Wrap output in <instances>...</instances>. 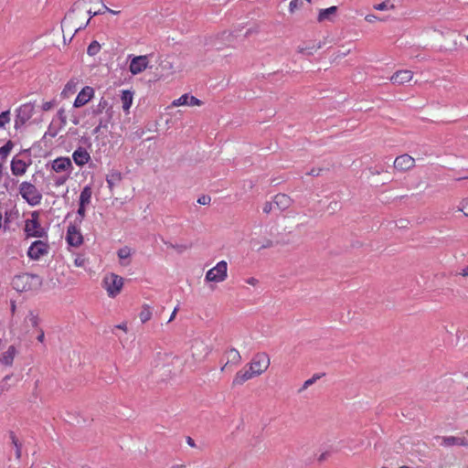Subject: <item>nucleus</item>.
Instances as JSON below:
<instances>
[{
    "instance_id": "40",
    "label": "nucleus",
    "mask_w": 468,
    "mask_h": 468,
    "mask_svg": "<svg viewBox=\"0 0 468 468\" xmlns=\"http://www.w3.org/2000/svg\"><path fill=\"white\" fill-rule=\"evenodd\" d=\"M459 210L462 211L464 216L468 217V197L461 201Z\"/></svg>"
},
{
    "instance_id": "17",
    "label": "nucleus",
    "mask_w": 468,
    "mask_h": 468,
    "mask_svg": "<svg viewBox=\"0 0 468 468\" xmlns=\"http://www.w3.org/2000/svg\"><path fill=\"white\" fill-rule=\"evenodd\" d=\"M94 96V89L90 86H85L82 90L78 93L73 106L75 108H80L87 104Z\"/></svg>"
},
{
    "instance_id": "15",
    "label": "nucleus",
    "mask_w": 468,
    "mask_h": 468,
    "mask_svg": "<svg viewBox=\"0 0 468 468\" xmlns=\"http://www.w3.org/2000/svg\"><path fill=\"white\" fill-rule=\"evenodd\" d=\"M255 377L256 376L251 372L250 368L246 365L241 369L236 372L232 379L231 387L236 388L242 386L245 382L250 380Z\"/></svg>"
},
{
    "instance_id": "11",
    "label": "nucleus",
    "mask_w": 468,
    "mask_h": 468,
    "mask_svg": "<svg viewBox=\"0 0 468 468\" xmlns=\"http://www.w3.org/2000/svg\"><path fill=\"white\" fill-rule=\"evenodd\" d=\"M49 250V245L48 242L43 240L34 241L27 250V256L34 261H38L42 257L48 255Z\"/></svg>"
},
{
    "instance_id": "62",
    "label": "nucleus",
    "mask_w": 468,
    "mask_h": 468,
    "mask_svg": "<svg viewBox=\"0 0 468 468\" xmlns=\"http://www.w3.org/2000/svg\"><path fill=\"white\" fill-rule=\"evenodd\" d=\"M108 13H111V14H112V15H117V14H119V13H120V11H116V10H113V9L109 8Z\"/></svg>"
},
{
    "instance_id": "53",
    "label": "nucleus",
    "mask_w": 468,
    "mask_h": 468,
    "mask_svg": "<svg viewBox=\"0 0 468 468\" xmlns=\"http://www.w3.org/2000/svg\"><path fill=\"white\" fill-rule=\"evenodd\" d=\"M365 19H366V21H367L369 23H373L376 20H378V17L374 15H367V16H366Z\"/></svg>"
},
{
    "instance_id": "33",
    "label": "nucleus",
    "mask_w": 468,
    "mask_h": 468,
    "mask_svg": "<svg viewBox=\"0 0 468 468\" xmlns=\"http://www.w3.org/2000/svg\"><path fill=\"white\" fill-rule=\"evenodd\" d=\"M10 439L16 448V459H20L21 458V443H19V441L14 432H10Z\"/></svg>"
},
{
    "instance_id": "2",
    "label": "nucleus",
    "mask_w": 468,
    "mask_h": 468,
    "mask_svg": "<svg viewBox=\"0 0 468 468\" xmlns=\"http://www.w3.org/2000/svg\"><path fill=\"white\" fill-rule=\"evenodd\" d=\"M155 368L165 378H172L182 371L183 360L172 353L158 354Z\"/></svg>"
},
{
    "instance_id": "52",
    "label": "nucleus",
    "mask_w": 468,
    "mask_h": 468,
    "mask_svg": "<svg viewBox=\"0 0 468 468\" xmlns=\"http://www.w3.org/2000/svg\"><path fill=\"white\" fill-rule=\"evenodd\" d=\"M246 282L250 285L255 286L258 284V280L254 277H250L246 280Z\"/></svg>"
},
{
    "instance_id": "16",
    "label": "nucleus",
    "mask_w": 468,
    "mask_h": 468,
    "mask_svg": "<svg viewBox=\"0 0 468 468\" xmlns=\"http://www.w3.org/2000/svg\"><path fill=\"white\" fill-rule=\"evenodd\" d=\"M35 106L31 102L22 104L17 109L16 123L25 124L34 115Z\"/></svg>"
},
{
    "instance_id": "48",
    "label": "nucleus",
    "mask_w": 468,
    "mask_h": 468,
    "mask_svg": "<svg viewBox=\"0 0 468 468\" xmlns=\"http://www.w3.org/2000/svg\"><path fill=\"white\" fill-rule=\"evenodd\" d=\"M29 320H30L32 326L37 327L38 325V318L33 313H30Z\"/></svg>"
},
{
    "instance_id": "13",
    "label": "nucleus",
    "mask_w": 468,
    "mask_h": 468,
    "mask_svg": "<svg viewBox=\"0 0 468 468\" xmlns=\"http://www.w3.org/2000/svg\"><path fill=\"white\" fill-rule=\"evenodd\" d=\"M415 163V159L411 155L403 154L395 158L393 167L398 172L404 173L412 169Z\"/></svg>"
},
{
    "instance_id": "44",
    "label": "nucleus",
    "mask_w": 468,
    "mask_h": 468,
    "mask_svg": "<svg viewBox=\"0 0 468 468\" xmlns=\"http://www.w3.org/2000/svg\"><path fill=\"white\" fill-rule=\"evenodd\" d=\"M96 1L100 2L101 4V8H99L98 10H95L93 12V16L101 15V14L108 12L109 7L107 5H105L104 4H102L101 0H96Z\"/></svg>"
},
{
    "instance_id": "54",
    "label": "nucleus",
    "mask_w": 468,
    "mask_h": 468,
    "mask_svg": "<svg viewBox=\"0 0 468 468\" xmlns=\"http://www.w3.org/2000/svg\"><path fill=\"white\" fill-rule=\"evenodd\" d=\"M459 274L463 277L468 278V265L463 268Z\"/></svg>"
},
{
    "instance_id": "58",
    "label": "nucleus",
    "mask_w": 468,
    "mask_h": 468,
    "mask_svg": "<svg viewBox=\"0 0 468 468\" xmlns=\"http://www.w3.org/2000/svg\"><path fill=\"white\" fill-rule=\"evenodd\" d=\"M171 468H186L185 464H174L171 466Z\"/></svg>"
},
{
    "instance_id": "29",
    "label": "nucleus",
    "mask_w": 468,
    "mask_h": 468,
    "mask_svg": "<svg viewBox=\"0 0 468 468\" xmlns=\"http://www.w3.org/2000/svg\"><path fill=\"white\" fill-rule=\"evenodd\" d=\"M92 189L90 186H86L83 187L80 194V202L79 204L88 206L91 201Z\"/></svg>"
},
{
    "instance_id": "24",
    "label": "nucleus",
    "mask_w": 468,
    "mask_h": 468,
    "mask_svg": "<svg viewBox=\"0 0 468 468\" xmlns=\"http://www.w3.org/2000/svg\"><path fill=\"white\" fill-rule=\"evenodd\" d=\"M273 203L281 210L287 209L292 205V198L286 194H277L273 197Z\"/></svg>"
},
{
    "instance_id": "50",
    "label": "nucleus",
    "mask_w": 468,
    "mask_h": 468,
    "mask_svg": "<svg viewBox=\"0 0 468 468\" xmlns=\"http://www.w3.org/2000/svg\"><path fill=\"white\" fill-rule=\"evenodd\" d=\"M54 106L53 101H46L42 104V110L47 112L49 111Z\"/></svg>"
},
{
    "instance_id": "41",
    "label": "nucleus",
    "mask_w": 468,
    "mask_h": 468,
    "mask_svg": "<svg viewBox=\"0 0 468 468\" xmlns=\"http://www.w3.org/2000/svg\"><path fill=\"white\" fill-rule=\"evenodd\" d=\"M79 217H80V224L82 222V219L86 217V206L79 204V208L77 211Z\"/></svg>"
},
{
    "instance_id": "22",
    "label": "nucleus",
    "mask_w": 468,
    "mask_h": 468,
    "mask_svg": "<svg viewBox=\"0 0 468 468\" xmlns=\"http://www.w3.org/2000/svg\"><path fill=\"white\" fill-rule=\"evenodd\" d=\"M51 166L55 172L59 173L72 168V164L69 157H58L52 162Z\"/></svg>"
},
{
    "instance_id": "39",
    "label": "nucleus",
    "mask_w": 468,
    "mask_h": 468,
    "mask_svg": "<svg viewBox=\"0 0 468 468\" xmlns=\"http://www.w3.org/2000/svg\"><path fill=\"white\" fill-rule=\"evenodd\" d=\"M319 378V376H314L313 378L307 379L304 381L303 387L300 388V392L303 391V390H305L306 388H308L310 386H312L317 379Z\"/></svg>"
},
{
    "instance_id": "1",
    "label": "nucleus",
    "mask_w": 468,
    "mask_h": 468,
    "mask_svg": "<svg viewBox=\"0 0 468 468\" xmlns=\"http://www.w3.org/2000/svg\"><path fill=\"white\" fill-rule=\"evenodd\" d=\"M90 9L83 5H75L70 11L65 16L62 21V27L78 32L85 28L91 19V16L88 17Z\"/></svg>"
},
{
    "instance_id": "14",
    "label": "nucleus",
    "mask_w": 468,
    "mask_h": 468,
    "mask_svg": "<svg viewBox=\"0 0 468 468\" xmlns=\"http://www.w3.org/2000/svg\"><path fill=\"white\" fill-rule=\"evenodd\" d=\"M148 65H149L148 56H146V55L136 56L132 58L130 65H129V70L133 75H137V74L142 73L144 70H145L148 68Z\"/></svg>"
},
{
    "instance_id": "23",
    "label": "nucleus",
    "mask_w": 468,
    "mask_h": 468,
    "mask_svg": "<svg viewBox=\"0 0 468 468\" xmlns=\"http://www.w3.org/2000/svg\"><path fill=\"white\" fill-rule=\"evenodd\" d=\"M16 349L14 346H9L8 348L0 356V363L2 365L11 367L13 365Z\"/></svg>"
},
{
    "instance_id": "27",
    "label": "nucleus",
    "mask_w": 468,
    "mask_h": 468,
    "mask_svg": "<svg viewBox=\"0 0 468 468\" xmlns=\"http://www.w3.org/2000/svg\"><path fill=\"white\" fill-rule=\"evenodd\" d=\"M122 179V173L117 170L111 171L106 176V182L110 191H112L113 187L119 184Z\"/></svg>"
},
{
    "instance_id": "47",
    "label": "nucleus",
    "mask_w": 468,
    "mask_h": 468,
    "mask_svg": "<svg viewBox=\"0 0 468 468\" xmlns=\"http://www.w3.org/2000/svg\"><path fill=\"white\" fill-rule=\"evenodd\" d=\"M297 51H298V53H301V54L312 55L314 53V48H313L298 47Z\"/></svg>"
},
{
    "instance_id": "31",
    "label": "nucleus",
    "mask_w": 468,
    "mask_h": 468,
    "mask_svg": "<svg viewBox=\"0 0 468 468\" xmlns=\"http://www.w3.org/2000/svg\"><path fill=\"white\" fill-rule=\"evenodd\" d=\"M14 147V144L12 141H7L5 145L0 147V159L5 160L9 155L10 152Z\"/></svg>"
},
{
    "instance_id": "26",
    "label": "nucleus",
    "mask_w": 468,
    "mask_h": 468,
    "mask_svg": "<svg viewBox=\"0 0 468 468\" xmlns=\"http://www.w3.org/2000/svg\"><path fill=\"white\" fill-rule=\"evenodd\" d=\"M441 445L448 447L453 445L466 446L467 441L464 438L455 436H444L441 438Z\"/></svg>"
},
{
    "instance_id": "20",
    "label": "nucleus",
    "mask_w": 468,
    "mask_h": 468,
    "mask_svg": "<svg viewBox=\"0 0 468 468\" xmlns=\"http://www.w3.org/2000/svg\"><path fill=\"white\" fill-rule=\"evenodd\" d=\"M30 165V163H26L22 159H18L16 157H14L11 161L10 169L12 172V175L15 176H24L28 166Z\"/></svg>"
},
{
    "instance_id": "8",
    "label": "nucleus",
    "mask_w": 468,
    "mask_h": 468,
    "mask_svg": "<svg viewBox=\"0 0 468 468\" xmlns=\"http://www.w3.org/2000/svg\"><path fill=\"white\" fill-rule=\"evenodd\" d=\"M270 365L271 359L266 353L254 355L251 360L247 364L256 377L262 375L269 368Z\"/></svg>"
},
{
    "instance_id": "18",
    "label": "nucleus",
    "mask_w": 468,
    "mask_h": 468,
    "mask_svg": "<svg viewBox=\"0 0 468 468\" xmlns=\"http://www.w3.org/2000/svg\"><path fill=\"white\" fill-rule=\"evenodd\" d=\"M203 102L196 98L195 96L189 94H183L178 99H176L172 101L171 107H179V106H201Z\"/></svg>"
},
{
    "instance_id": "51",
    "label": "nucleus",
    "mask_w": 468,
    "mask_h": 468,
    "mask_svg": "<svg viewBox=\"0 0 468 468\" xmlns=\"http://www.w3.org/2000/svg\"><path fill=\"white\" fill-rule=\"evenodd\" d=\"M37 341H39L40 343H43L44 340H45V333L43 331V329H39L38 330V335L37 337Z\"/></svg>"
},
{
    "instance_id": "6",
    "label": "nucleus",
    "mask_w": 468,
    "mask_h": 468,
    "mask_svg": "<svg viewBox=\"0 0 468 468\" xmlns=\"http://www.w3.org/2000/svg\"><path fill=\"white\" fill-rule=\"evenodd\" d=\"M211 351V346L206 341L199 338H196L192 341L190 354L194 362L201 363L205 361Z\"/></svg>"
},
{
    "instance_id": "9",
    "label": "nucleus",
    "mask_w": 468,
    "mask_h": 468,
    "mask_svg": "<svg viewBox=\"0 0 468 468\" xmlns=\"http://www.w3.org/2000/svg\"><path fill=\"white\" fill-rule=\"evenodd\" d=\"M228 277V263L226 261H220L217 265L206 273L205 279L207 282H222Z\"/></svg>"
},
{
    "instance_id": "34",
    "label": "nucleus",
    "mask_w": 468,
    "mask_h": 468,
    "mask_svg": "<svg viewBox=\"0 0 468 468\" xmlns=\"http://www.w3.org/2000/svg\"><path fill=\"white\" fill-rule=\"evenodd\" d=\"M10 111H5L0 113V128H5L10 122Z\"/></svg>"
},
{
    "instance_id": "35",
    "label": "nucleus",
    "mask_w": 468,
    "mask_h": 468,
    "mask_svg": "<svg viewBox=\"0 0 468 468\" xmlns=\"http://www.w3.org/2000/svg\"><path fill=\"white\" fill-rule=\"evenodd\" d=\"M374 8L376 10L383 11V10L394 9L395 6L393 4H388V2H382L380 4L375 5Z\"/></svg>"
},
{
    "instance_id": "46",
    "label": "nucleus",
    "mask_w": 468,
    "mask_h": 468,
    "mask_svg": "<svg viewBox=\"0 0 468 468\" xmlns=\"http://www.w3.org/2000/svg\"><path fill=\"white\" fill-rule=\"evenodd\" d=\"M85 263H86V259L82 256H78L74 260V265L76 267H83L85 265Z\"/></svg>"
},
{
    "instance_id": "45",
    "label": "nucleus",
    "mask_w": 468,
    "mask_h": 468,
    "mask_svg": "<svg viewBox=\"0 0 468 468\" xmlns=\"http://www.w3.org/2000/svg\"><path fill=\"white\" fill-rule=\"evenodd\" d=\"M273 204H274V203H272V202L266 201V202L263 204L262 211H263L265 214H270V213L272 211Z\"/></svg>"
},
{
    "instance_id": "49",
    "label": "nucleus",
    "mask_w": 468,
    "mask_h": 468,
    "mask_svg": "<svg viewBox=\"0 0 468 468\" xmlns=\"http://www.w3.org/2000/svg\"><path fill=\"white\" fill-rule=\"evenodd\" d=\"M75 85H76V83L73 80H69L66 84L64 91H67V90L71 91V90H73L75 89Z\"/></svg>"
},
{
    "instance_id": "4",
    "label": "nucleus",
    "mask_w": 468,
    "mask_h": 468,
    "mask_svg": "<svg viewBox=\"0 0 468 468\" xmlns=\"http://www.w3.org/2000/svg\"><path fill=\"white\" fill-rule=\"evenodd\" d=\"M18 191L22 198L26 200L29 206L36 207L41 203L42 194L32 183L23 181L19 185Z\"/></svg>"
},
{
    "instance_id": "28",
    "label": "nucleus",
    "mask_w": 468,
    "mask_h": 468,
    "mask_svg": "<svg viewBox=\"0 0 468 468\" xmlns=\"http://www.w3.org/2000/svg\"><path fill=\"white\" fill-rule=\"evenodd\" d=\"M121 100L123 111L125 112H129V110L133 104V93L128 90H122Z\"/></svg>"
},
{
    "instance_id": "56",
    "label": "nucleus",
    "mask_w": 468,
    "mask_h": 468,
    "mask_svg": "<svg viewBox=\"0 0 468 468\" xmlns=\"http://www.w3.org/2000/svg\"><path fill=\"white\" fill-rule=\"evenodd\" d=\"M101 127H102V124H101V122L97 127H95V128H94V130H93V133H94V134L99 133H100V131H101Z\"/></svg>"
},
{
    "instance_id": "25",
    "label": "nucleus",
    "mask_w": 468,
    "mask_h": 468,
    "mask_svg": "<svg viewBox=\"0 0 468 468\" xmlns=\"http://www.w3.org/2000/svg\"><path fill=\"white\" fill-rule=\"evenodd\" d=\"M337 12V6H330L328 8H324V9H321L319 11V14H318V16H317V21L319 23H322L324 21H333V17L336 14Z\"/></svg>"
},
{
    "instance_id": "10",
    "label": "nucleus",
    "mask_w": 468,
    "mask_h": 468,
    "mask_svg": "<svg viewBox=\"0 0 468 468\" xmlns=\"http://www.w3.org/2000/svg\"><path fill=\"white\" fill-rule=\"evenodd\" d=\"M84 238L82 236L80 224H72L70 223L67 228L66 232V241L71 246L78 248L82 245Z\"/></svg>"
},
{
    "instance_id": "55",
    "label": "nucleus",
    "mask_w": 468,
    "mask_h": 468,
    "mask_svg": "<svg viewBox=\"0 0 468 468\" xmlns=\"http://www.w3.org/2000/svg\"><path fill=\"white\" fill-rule=\"evenodd\" d=\"M67 178H68L67 176H65V177H63V178H59V179L57 181V183H56V184H57L58 186H60V185H62V184H64V183L66 182Z\"/></svg>"
},
{
    "instance_id": "59",
    "label": "nucleus",
    "mask_w": 468,
    "mask_h": 468,
    "mask_svg": "<svg viewBox=\"0 0 468 468\" xmlns=\"http://www.w3.org/2000/svg\"><path fill=\"white\" fill-rule=\"evenodd\" d=\"M187 443L192 447L195 446V442L190 437L187 438Z\"/></svg>"
},
{
    "instance_id": "64",
    "label": "nucleus",
    "mask_w": 468,
    "mask_h": 468,
    "mask_svg": "<svg viewBox=\"0 0 468 468\" xmlns=\"http://www.w3.org/2000/svg\"><path fill=\"white\" fill-rule=\"evenodd\" d=\"M93 12H94V11H91V10H90V13L88 15V17H90V16H91V17H93V16H93Z\"/></svg>"
},
{
    "instance_id": "5",
    "label": "nucleus",
    "mask_w": 468,
    "mask_h": 468,
    "mask_svg": "<svg viewBox=\"0 0 468 468\" xmlns=\"http://www.w3.org/2000/svg\"><path fill=\"white\" fill-rule=\"evenodd\" d=\"M24 231L27 237L43 238L47 236L46 229L40 224L38 211L31 212L30 218L26 219Z\"/></svg>"
},
{
    "instance_id": "42",
    "label": "nucleus",
    "mask_w": 468,
    "mask_h": 468,
    "mask_svg": "<svg viewBox=\"0 0 468 468\" xmlns=\"http://www.w3.org/2000/svg\"><path fill=\"white\" fill-rule=\"evenodd\" d=\"M58 117L60 122L63 125L67 124V115H66V110L65 109L61 108V109L58 110Z\"/></svg>"
},
{
    "instance_id": "37",
    "label": "nucleus",
    "mask_w": 468,
    "mask_h": 468,
    "mask_svg": "<svg viewBox=\"0 0 468 468\" xmlns=\"http://www.w3.org/2000/svg\"><path fill=\"white\" fill-rule=\"evenodd\" d=\"M109 106V102L106 99L101 98L98 103L96 113H101L107 107Z\"/></svg>"
},
{
    "instance_id": "3",
    "label": "nucleus",
    "mask_w": 468,
    "mask_h": 468,
    "mask_svg": "<svg viewBox=\"0 0 468 468\" xmlns=\"http://www.w3.org/2000/svg\"><path fill=\"white\" fill-rule=\"evenodd\" d=\"M41 285L42 278L37 274L21 273L12 280L13 288L20 292L37 290Z\"/></svg>"
},
{
    "instance_id": "63",
    "label": "nucleus",
    "mask_w": 468,
    "mask_h": 468,
    "mask_svg": "<svg viewBox=\"0 0 468 468\" xmlns=\"http://www.w3.org/2000/svg\"><path fill=\"white\" fill-rule=\"evenodd\" d=\"M371 174H372V175H379V174H380V171H378V170H376V172H373V171H372V172H371Z\"/></svg>"
},
{
    "instance_id": "60",
    "label": "nucleus",
    "mask_w": 468,
    "mask_h": 468,
    "mask_svg": "<svg viewBox=\"0 0 468 468\" xmlns=\"http://www.w3.org/2000/svg\"><path fill=\"white\" fill-rule=\"evenodd\" d=\"M308 175H311V176H318L319 175V172H317L315 169H312L310 173H308Z\"/></svg>"
},
{
    "instance_id": "30",
    "label": "nucleus",
    "mask_w": 468,
    "mask_h": 468,
    "mask_svg": "<svg viewBox=\"0 0 468 468\" xmlns=\"http://www.w3.org/2000/svg\"><path fill=\"white\" fill-rule=\"evenodd\" d=\"M152 310L149 305H144L139 314V318L143 324L148 322L152 318Z\"/></svg>"
},
{
    "instance_id": "36",
    "label": "nucleus",
    "mask_w": 468,
    "mask_h": 468,
    "mask_svg": "<svg viewBox=\"0 0 468 468\" xmlns=\"http://www.w3.org/2000/svg\"><path fill=\"white\" fill-rule=\"evenodd\" d=\"M117 254L121 260H124L130 257L131 250L128 247H123L118 250Z\"/></svg>"
},
{
    "instance_id": "7",
    "label": "nucleus",
    "mask_w": 468,
    "mask_h": 468,
    "mask_svg": "<svg viewBox=\"0 0 468 468\" xmlns=\"http://www.w3.org/2000/svg\"><path fill=\"white\" fill-rule=\"evenodd\" d=\"M122 286V277L112 272L106 274L102 280V287L106 290L108 296L112 298L121 292Z\"/></svg>"
},
{
    "instance_id": "12",
    "label": "nucleus",
    "mask_w": 468,
    "mask_h": 468,
    "mask_svg": "<svg viewBox=\"0 0 468 468\" xmlns=\"http://www.w3.org/2000/svg\"><path fill=\"white\" fill-rule=\"evenodd\" d=\"M224 356L226 357V362L220 367L221 372H225L230 367H238L242 360L239 351L234 347L226 349Z\"/></svg>"
},
{
    "instance_id": "32",
    "label": "nucleus",
    "mask_w": 468,
    "mask_h": 468,
    "mask_svg": "<svg viewBox=\"0 0 468 468\" xmlns=\"http://www.w3.org/2000/svg\"><path fill=\"white\" fill-rule=\"evenodd\" d=\"M100 50H101L100 43L98 41L94 40L89 45V47L87 48V54L89 56H95L100 52Z\"/></svg>"
},
{
    "instance_id": "38",
    "label": "nucleus",
    "mask_w": 468,
    "mask_h": 468,
    "mask_svg": "<svg viewBox=\"0 0 468 468\" xmlns=\"http://www.w3.org/2000/svg\"><path fill=\"white\" fill-rule=\"evenodd\" d=\"M303 5L302 0H292L289 5V9L291 13H293L295 10L301 8Z\"/></svg>"
},
{
    "instance_id": "21",
    "label": "nucleus",
    "mask_w": 468,
    "mask_h": 468,
    "mask_svg": "<svg viewBox=\"0 0 468 468\" xmlns=\"http://www.w3.org/2000/svg\"><path fill=\"white\" fill-rule=\"evenodd\" d=\"M72 159L77 165L83 166L89 163L90 155L85 148L79 147L73 152Z\"/></svg>"
},
{
    "instance_id": "43",
    "label": "nucleus",
    "mask_w": 468,
    "mask_h": 468,
    "mask_svg": "<svg viewBox=\"0 0 468 468\" xmlns=\"http://www.w3.org/2000/svg\"><path fill=\"white\" fill-rule=\"evenodd\" d=\"M210 202H211V197L207 195H202L201 197H199L197 198V203L199 205H203V206L209 205Z\"/></svg>"
},
{
    "instance_id": "61",
    "label": "nucleus",
    "mask_w": 468,
    "mask_h": 468,
    "mask_svg": "<svg viewBox=\"0 0 468 468\" xmlns=\"http://www.w3.org/2000/svg\"><path fill=\"white\" fill-rule=\"evenodd\" d=\"M118 328L123 330V331H126L127 330V327H126V324H119L117 325Z\"/></svg>"
},
{
    "instance_id": "19",
    "label": "nucleus",
    "mask_w": 468,
    "mask_h": 468,
    "mask_svg": "<svg viewBox=\"0 0 468 468\" xmlns=\"http://www.w3.org/2000/svg\"><path fill=\"white\" fill-rule=\"evenodd\" d=\"M413 72L409 69L397 70L390 77V81L393 84L402 85L410 82L413 79Z\"/></svg>"
},
{
    "instance_id": "57",
    "label": "nucleus",
    "mask_w": 468,
    "mask_h": 468,
    "mask_svg": "<svg viewBox=\"0 0 468 468\" xmlns=\"http://www.w3.org/2000/svg\"><path fill=\"white\" fill-rule=\"evenodd\" d=\"M176 311H177L176 308L173 311L172 314L170 315V318H169L168 322H172L175 319L176 314Z\"/></svg>"
}]
</instances>
